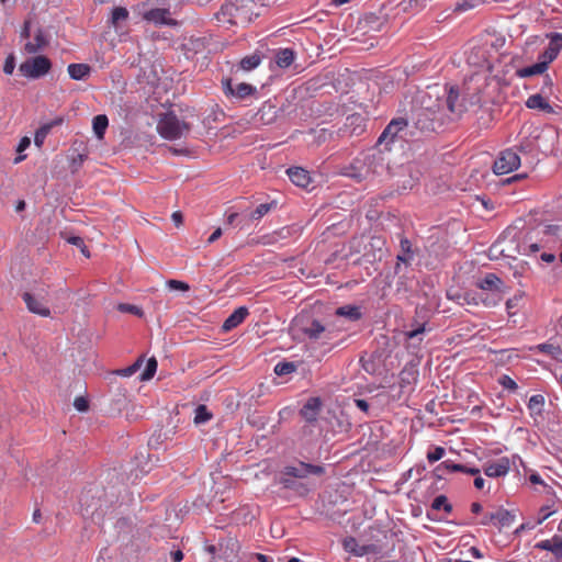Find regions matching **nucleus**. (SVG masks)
Returning a JSON list of instances; mask_svg holds the SVG:
<instances>
[{
    "label": "nucleus",
    "mask_w": 562,
    "mask_h": 562,
    "mask_svg": "<svg viewBox=\"0 0 562 562\" xmlns=\"http://www.w3.org/2000/svg\"><path fill=\"white\" fill-rule=\"evenodd\" d=\"M486 87L487 77L483 74H473L464 80L461 95L453 87L449 89L446 98L448 110L453 114L461 115L470 108L479 106Z\"/></svg>",
    "instance_id": "1"
},
{
    "label": "nucleus",
    "mask_w": 562,
    "mask_h": 562,
    "mask_svg": "<svg viewBox=\"0 0 562 562\" xmlns=\"http://www.w3.org/2000/svg\"><path fill=\"white\" fill-rule=\"evenodd\" d=\"M252 0H227L215 14L223 26L246 25L252 20Z\"/></svg>",
    "instance_id": "2"
},
{
    "label": "nucleus",
    "mask_w": 562,
    "mask_h": 562,
    "mask_svg": "<svg viewBox=\"0 0 562 562\" xmlns=\"http://www.w3.org/2000/svg\"><path fill=\"white\" fill-rule=\"evenodd\" d=\"M325 473V468L323 465H316L305 462H299L294 465L285 467L282 476L281 484L289 490H297L294 479H305L308 475H317L321 476Z\"/></svg>",
    "instance_id": "3"
},
{
    "label": "nucleus",
    "mask_w": 562,
    "mask_h": 562,
    "mask_svg": "<svg viewBox=\"0 0 562 562\" xmlns=\"http://www.w3.org/2000/svg\"><path fill=\"white\" fill-rule=\"evenodd\" d=\"M190 130L191 125L180 120L173 112L165 113L157 123L159 135L168 140L179 139L186 136Z\"/></svg>",
    "instance_id": "4"
},
{
    "label": "nucleus",
    "mask_w": 562,
    "mask_h": 562,
    "mask_svg": "<svg viewBox=\"0 0 562 562\" xmlns=\"http://www.w3.org/2000/svg\"><path fill=\"white\" fill-rule=\"evenodd\" d=\"M50 69H52V63L44 55H38L33 58H30V59L23 61L19 67L20 72L24 77L31 78V79H37V78L44 77L45 75H47L49 72Z\"/></svg>",
    "instance_id": "5"
},
{
    "label": "nucleus",
    "mask_w": 562,
    "mask_h": 562,
    "mask_svg": "<svg viewBox=\"0 0 562 562\" xmlns=\"http://www.w3.org/2000/svg\"><path fill=\"white\" fill-rule=\"evenodd\" d=\"M295 326L311 340L329 339L330 331L321 322L311 319L307 316H300L295 319Z\"/></svg>",
    "instance_id": "6"
},
{
    "label": "nucleus",
    "mask_w": 562,
    "mask_h": 562,
    "mask_svg": "<svg viewBox=\"0 0 562 562\" xmlns=\"http://www.w3.org/2000/svg\"><path fill=\"white\" fill-rule=\"evenodd\" d=\"M520 166V157L513 149L502 151L493 165L496 175H505L514 171Z\"/></svg>",
    "instance_id": "7"
},
{
    "label": "nucleus",
    "mask_w": 562,
    "mask_h": 562,
    "mask_svg": "<svg viewBox=\"0 0 562 562\" xmlns=\"http://www.w3.org/2000/svg\"><path fill=\"white\" fill-rule=\"evenodd\" d=\"M222 89L226 97H232L239 100L246 99L256 92V88L246 82H240L234 88L233 80L231 78L222 79Z\"/></svg>",
    "instance_id": "8"
},
{
    "label": "nucleus",
    "mask_w": 562,
    "mask_h": 562,
    "mask_svg": "<svg viewBox=\"0 0 562 562\" xmlns=\"http://www.w3.org/2000/svg\"><path fill=\"white\" fill-rule=\"evenodd\" d=\"M550 40L548 47L539 55V59L544 60L548 65H550L562 49V34L561 33H550L547 35Z\"/></svg>",
    "instance_id": "9"
},
{
    "label": "nucleus",
    "mask_w": 562,
    "mask_h": 562,
    "mask_svg": "<svg viewBox=\"0 0 562 562\" xmlns=\"http://www.w3.org/2000/svg\"><path fill=\"white\" fill-rule=\"evenodd\" d=\"M408 123L403 117L393 119L380 135L378 143H393L398 133L407 127Z\"/></svg>",
    "instance_id": "10"
},
{
    "label": "nucleus",
    "mask_w": 562,
    "mask_h": 562,
    "mask_svg": "<svg viewBox=\"0 0 562 562\" xmlns=\"http://www.w3.org/2000/svg\"><path fill=\"white\" fill-rule=\"evenodd\" d=\"M449 472H463L471 475H479L480 469L477 468H468L463 464H458L452 462L451 460H446L441 462L435 470L434 474L437 476V479H443V475Z\"/></svg>",
    "instance_id": "11"
},
{
    "label": "nucleus",
    "mask_w": 562,
    "mask_h": 562,
    "mask_svg": "<svg viewBox=\"0 0 562 562\" xmlns=\"http://www.w3.org/2000/svg\"><path fill=\"white\" fill-rule=\"evenodd\" d=\"M170 12L168 9L156 8L149 11H146L143 14V19L147 22H150L155 25H176L177 22L171 19Z\"/></svg>",
    "instance_id": "12"
},
{
    "label": "nucleus",
    "mask_w": 562,
    "mask_h": 562,
    "mask_svg": "<svg viewBox=\"0 0 562 562\" xmlns=\"http://www.w3.org/2000/svg\"><path fill=\"white\" fill-rule=\"evenodd\" d=\"M22 299L31 313L37 314L43 317H48L50 315V311L46 306V303L43 297H36L35 295L25 292L23 293Z\"/></svg>",
    "instance_id": "13"
},
{
    "label": "nucleus",
    "mask_w": 562,
    "mask_h": 562,
    "mask_svg": "<svg viewBox=\"0 0 562 562\" xmlns=\"http://www.w3.org/2000/svg\"><path fill=\"white\" fill-rule=\"evenodd\" d=\"M344 549L356 557H363L370 553H378V548L374 544H360L356 538L348 537L344 540Z\"/></svg>",
    "instance_id": "14"
},
{
    "label": "nucleus",
    "mask_w": 562,
    "mask_h": 562,
    "mask_svg": "<svg viewBox=\"0 0 562 562\" xmlns=\"http://www.w3.org/2000/svg\"><path fill=\"white\" fill-rule=\"evenodd\" d=\"M510 470V462L507 457H502L494 462L486 463L484 467V473L488 477H501L505 476Z\"/></svg>",
    "instance_id": "15"
},
{
    "label": "nucleus",
    "mask_w": 562,
    "mask_h": 562,
    "mask_svg": "<svg viewBox=\"0 0 562 562\" xmlns=\"http://www.w3.org/2000/svg\"><path fill=\"white\" fill-rule=\"evenodd\" d=\"M535 548L550 551L558 562L562 560V537L554 536L551 539L539 541Z\"/></svg>",
    "instance_id": "16"
},
{
    "label": "nucleus",
    "mask_w": 562,
    "mask_h": 562,
    "mask_svg": "<svg viewBox=\"0 0 562 562\" xmlns=\"http://www.w3.org/2000/svg\"><path fill=\"white\" fill-rule=\"evenodd\" d=\"M504 282L495 273H486L476 282V286L483 291H494L499 295L503 292Z\"/></svg>",
    "instance_id": "17"
},
{
    "label": "nucleus",
    "mask_w": 562,
    "mask_h": 562,
    "mask_svg": "<svg viewBox=\"0 0 562 562\" xmlns=\"http://www.w3.org/2000/svg\"><path fill=\"white\" fill-rule=\"evenodd\" d=\"M249 315L248 308L240 306L236 308L223 323L222 330L227 333L239 326Z\"/></svg>",
    "instance_id": "18"
},
{
    "label": "nucleus",
    "mask_w": 562,
    "mask_h": 562,
    "mask_svg": "<svg viewBox=\"0 0 562 562\" xmlns=\"http://www.w3.org/2000/svg\"><path fill=\"white\" fill-rule=\"evenodd\" d=\"M322 402L318 397H311L301 408V416L308 423L315 422L321 412Z\"/></svg>",
    "instance_id": "19"
},
{
    "label": "nucleus",
    "mask_w": 562,
    "mask_h": 562,
    "mask_svg": "<svg viewBox=\"0 0 562 562\" xmlns=\"http://www.w3.org/2000/svg\"><path fill=\"white\" fill-rule=\"evenodd\" d=\"M526 106L531 110H538L547 114L554 113L553 106L540 93L530 95L526 101Z\"/></svg>",
    "instance_id": "20"
},
{
    "label": "nucleus",
    "mask_w": 562,
    "mask_h": 562,
    "mask_svg": "<svg viewBox=\"0 0 562 562\" xmlns=\"http://www.w3.org/2000/svg\"><path fill=\"white\" fill-rule=\"evenodd\" d=\"M290 180L297 187L307 188L311 183L308 171L301 167H292L286 170Z\"/></svg>",
    "instance_id": "21"
},
{
    "label": "nucleus",
    "mask_w": 562,
    "mask_h": 562,
    "mask_svg": "<svg viewBox=\"0 0 562 562\" xmlns=\"http://www.w3.org/2000/svg\"><path fill=\"white\" fill-rule=\"evenodd\" d=\"M48 45V38L42 29H38L34 35L33 41L24 45V50L27 54H35Z\"/></svg>",
    "instance_id": "22"
},
{
    "label": "nucleus",
    "mask_w": 562,
    "mask_h": 562,
    "mask_svg": "<svg viewBox=\"0 0 562 562\" xmlns=\"http://www.w3.org/2000/svg\"><path fill=\"white\" fill-rule=\"evenodd\" d=\"M548 68L549 65L544 60L538 58V61L536 64L517 69L516 76L519 78H527L537 75H542L548 70Z\"/></svg>",
    "instance_id": "23"
},
{
    "label": "nucleus",
    "mask_w": 562,
    "mask_h": 562,
    "mask_svg": "<svg viewBox=\"0 0 562 562\" xmlns=\"http://www.w3.org/2000/svg\"><path fill=\"white\" fill-rule=\"evenodd\" d=\"M559 502L552 494V497L548 499V503L540 507L537 516V524H542L546 519H548L551 515L559 510Z\"/></svg>",
    "instance_id": "24"
},
{
    "label": "nucleus",
    "mask_w": 562,
    "mask_h": 562,
    "mask_svg": "<svg viewBox=\"0 0 562 562\" xmlns=\"http://www.w3.org/2000/svg\"><path fill=\"white\" fill-rule=\"evenodd\" d=\"M295 59V52L292 48H280L276 52L274 60L280 68L290 67Z\"/></svg>",
    "instance_id": "25"
},
{
    "label": "nucleus",
    "mask_w": 562,
    "mask_h": 562,
    "mask_svg": "<svg viewBox=\"0 0 562 562\" xmlns=\"http://www.w3.org/2000/svg\"><path fill=\"white\" fill-rule=\"evenodd\" d=\"M67 71L71 79L83 80L90 75L91 67L88 64H70Z\"/></svg>",
    "instance_id": "26"
},
{
    "label": "nucleus",
    "mask_w": 562,
    "mask_h": 562,
    "mask_svg": "<svg viewBox=\"0 0 562 562\" xmlns=\"http://www.w3.org/2000/svg\"><path fill=\"white\" fill-rule=\"evenodd\" d=\"M542 246L532 241L531 237H524L517 245V252L525 256L536 255Z\"/></svg>",
    "instance_id": "27"
},
{
    "label": "nucleus",
    "mask_w": 562,
    "mask_h": 562,
    "mask_svg": "<svg viewBox=\"0 0 562 562\" xmlns=\"http://www.w3.org/2000/svg\"><path fill=\"white\" fill-rule=\"evenodd\" d=\"M544 403H546L544 396L540 395V394L532 395L529 398L527 406H528L530 416L532 418L536 419L537 417L542 416Z\"/></svg>",
    "instance_id": "28"
},
{
    "label": "nucleus",
    "mask_w": 562,
    "mask_h": 562,
    "mask_svg": "<svg viewBox=\"0 0 562 562\" xmlns=\"http://www.w3.org/2000/svg\"><path fill=\"white\" fill-rule=\"evenodd\" d=\"M493 516L494 525L499 528L509 527L515 520V516L509 510L504 508L493 513Z\"/></svg>",
    "instance_id": "29"
},
{
    "label": "nucleus",
    "mask_w": 562,
    "mask_h": 562,
    "mask_svg": "<svg viewBox=\"0 0 562 562\" xmlns=\"http://www.w3.org/2000/svg\"><path fill=\"white\" fill-rule=\"evenodd\" d=\"M274 234L278 243L282 244L283 240L290 239L292 237H299L301 235V227L296 225L284 226L274 231Z\"/></svg>",
    "instance_id": "30"
},
{
    "label": "nucleus",
    "mask_w": 562,
    "mask_h": 562,
    "mask_svg": "<svg viewBox=\"0 0 562 562\" xmlns=\"http://www.w3.org/2000/svg\"><path fill=\"white\" fill-rule=\"evenodd\" d=\"M109 125L108 116L104 114L95 115L92 120V128L98 138H103Z\"/></svg>",
    "instance_id": "31"
},
{
    "label": "nucleus",
    "mask_w": 562,
    "mask_h": 562,
    "mask_svg": "<svg viewBox=\"0 0 562 562\" xmlns=\"http://www.w3.org/2000/svg\"><path fill=\"white\" fill-rule=\"evenodd\" d=\"M414 258V252L412 250V244L408 239L404 238L401 240V252L397 255L396 259L398 262H403L408 265Z\"/></svg>",
    "instance_id": "32"
},
{
    "label": "nucleus",
    "mask_w": 562,
    "mask_h": 562,
    "mask_svg": "<svg viewBox=\"0 0 562 562\" xmlns=\"http://www.w3.org/2000/svg\"><path fill=\"white\" fill-rule=\"evenodd\" d=\"M128 19V11L124 7H115L112 10V15L110 19V23L113 27H117L119 23L122 21H126Z\"/></svg>",
    "instance_id": "33"
},
{
    "label": "nucleus",
    "mask_w": 562,
    "mask_h": 562,
    "mask_svg": "<svg viewBox=\"0 0 562 562\" xmlns=\"http://www.w3.org/2000/svg\"><path fill=\"white\" fill-rule=\"evenodd\" d=\"M336 314L339 316L348 317L351 321H358L361 317V312L359 307L352 305H345L339 307L336 311Z\"/></svg>",
    "instance_id": "34"
},
{
    "label": "nucleus",
    "mask_w": 562,
    "mask_h": 562,
    "mask_svg": "<svg viewBox=\"0 0 562 562\" xmlns=\"http://www.w3.org/2000/svg\"><path fill=\"white\" fill-rule=\"evenodd\" d=\"M260 63H261L260 56L258 54H252V55L244 57L239 63V67L243 70L250 71V70L257 68L260 65Z\"/></svg>",
    "instance_id": "35"
},
{
    "label": "nucleus",
    "mask_w": 562,
    "mask_h": 562,
    "mask_svg": "<svg viewBox=\"0 0 562 562\" xmlns=\"http://www.w3.org/2000/svg\"><path fill=\"white\" fill-rule=\"evenodd\" d=\"M431 508L435 510L443 509L447 514L452 512V505L445 495L437 496L431 504Z\"/></svg>",
    "instance_id": "36"
},
{
    "label": "nucleus",
    "mask_w": 562,
    "mask_h": 562,
    "mask_svg": "<svg viewBox=\"0 0 562 562\" xmlns=\"http://www.w3.org/2000/svg\"><path fill=\"white\" fill-rule=\"evenodd\" d=\"M212 418V414L209 412L205 405H199L195 408L194 423L196 425L204 424Z\"/></svg>",
    "instance_id": "37"
},
{
    "label": "nucleus",
    "mask_w": 562,
    "mask_h": 562,
    "mask_svg": "<svg viewBox=\"0 0 562 562\" xmlns=\"http://www.w3.org/2000/svg\"><path fill=\"white\" fill-rule=\"evenodd\" d=\"M401 386H405L406 384H411L412 382H416L417 372L413 368H405L400 373Z\"/></svg>",
    "instance_id": "38"
},
{
    "label": "nucleus",
    "mask_w": 562,
    "mask_h": 562,
    "mask_svg": "<svg viewBox=\"0 0 562 562\" xmlns=\"http://www.w3.org/2000/svg\"><path fill=\"white\" fill-rule=\"evenodd\" d=\"M295 370H296V366L294 362H286V361L278 362L274 367V373L280 376L290 374V373L294 372Z\"/></svg>",
    "instance_id": "39"
},
{
    "label": "nucleus",
    "mask_w": 562,
    "mask_h": 562,
    "mask_svg": "<svg viewBox=\"0 0 562 562\" xmlns=\"http://www.w3.org/2000/svg\"><path fill=\"white\" fill-rule=\"evenodd\" d=\"M156 370H157V361L155 358H150L146 363L145 370L140 374V380L142 381L150 380L154 376Z\"/></svg>",
    "instance_id": "40"
},
{
    "label": "nucleus",
    "mask_w": 562,
    "mask_h": 562,
    "mask_svg": "<svg viewBox=\"0 0 562 562\" xmlns=\"http://www.w3.org/2000/svg\"><path fill=\"white\" fill-rule=\"evenodd\" d=\"M273 206V203H262V204H259L255 210L254 212L251 213L250 217L252 220H260L261 217H263L268 212H270V210L272 209Z\"/></svg>",
    "instance_id": "41"
},
{
    "label": "nucleus",
    "mask_w": 562,
    "mask_h": 562,
    "mask_svg": "<svg viewBox=\"0 0 562 562\" xmlns=\"http://www.w3.org/2000/svg\"><path fill=\"white\" fill-rule=\"evenodd\" d=\"M142 363H143V360L138 359L132 366L124 368V369L116 370L115 373L121 376H132L134 373H136L139 370V368L142 367Z\"/></svg>",
    "instance_id": "42"
},
{
    "label": "nucleus",
    "mask_w": 562,
    "mask_h": 562,
    "mask_svg": "<svg viewBox=\"0 0 562 562\" xmlns=\"http://www.w3.org/2000/svg\"><path fill=\"white\" fill-rule=\"evenodd\" d=\"M117 310L122 313H130L139 317L143 316V310L137 305L121 303L119 304Z\"/></svg>",
    "instance_id": "43"
},
{
    "label": "nucleus",
    "mask_w": 562,
    "mask_h": 562,
    "mask_svg": "<svg viewBox=\"0 0 562 562\" xmlns=\"http://www.w3.org/2000/svg\"><path fill=\"white\" fill-rule=\"evenodd\" d=\"M537 350L555 357L561 353V348L552 344H540L536 347Z\"/></svg>",
    "instance_id": "44"
},
{
    "label": "nucleus",
    "mask_w": 562,
    "mask_h": 562,
    "mask_svg": "<svg viewBox=\"0 0 562 562\" xmlns=\"http://www.w3.org/2000/svg\"><path fill=\"white\" fill-rule=\"evenodd\" d=\"M498 383L506 390L515 392L518 389L517 383L509 375H502L498 379Z\"/></svg>",
    "instance_id": "45"
},
{
    "label": "nucleus",
    "mask_w": 562,
    "mask_h": 562,
    "mask_svg": "<svg viewBox=\"0 0 562 562\" xmlns=\"http://www.w3.org/2000/svg\"><path fill=\"white\" fill-rule=\"evenodd\" d=\"M456 299H457V301H458V303H459L460 305H467V304H468V305H469V304H475V305H477V304H479V302H477L476 297H475L473 294L469 293V292H464V293H462V294H458V295L456 296Z\"/></svg>",
    "instance_id": "46"
},
{
    "label": "nucleus",
    "mask_w": 562,
    "mask_h": 562,
    "mask_svg": "<svg viewBox=\"0 0 562 562\" xmlns=\"http://www.w3.org/2000/svg\"><path fill=\"white\" fill-rule=\"evenodd\" d=\"M49 128H50L49 125H45L36 131L35 136H34V142L37 146H42L47 134L49 133Z\"/></svg>",
    "instance_id": "47"
},
{
    "label": "nucleus",
    "mask_w": 562,
    "mask_h": 562,
    "mask_svg": "<svg viewBox=\"0 0 562 562\" xmlns=\"http://www.w3.org/2000/svg\"><path fill=\"white\" fill-rule=\"evenodd\" d=\"M424 333H425V324H422V325H418L416 328L406 331L405 336H406L407 340L418 339L419 341H422V338H419V336L423 335Z\"/></svg>",
    "instance_id": "48"
},
{
    "label": "nucleus",
    "mask_w": 562,
    "mask_h": 562,
    "mask_svg": "<svg viewBox=\"0 0 562 562\" xmlns=\"http://www.w3.org/2000/svg\"><path fill=\"white\" fill-rule=\"evenodd\" d=\"M167 285L169 289L171 290H177V291H183V292H187L190 290V285L183 281H179V280H169L167 282Z\"/></svg>",
    "instance_id": "49"
},
{
    "label": "nucleus",
    "mask_w": 562,
    "mask_h": 562,
    "mask_svg": "<svg viewBox=\"0 0 562 562\" xmlns=\"http://www.w3.org/2000/svg\"><path fill=\"white\" fill-rule=\"evenodd\" d=\"M15 68V56L13 54H9L4 60L3 72L5 75H12Z\"/></svg>",
    "instance_id": "50"
},
{
    "label": "nucleus",
    "mask_w": 562,
    "mask_h": 562,
    "mask_svg": "<svg viewBox=\"0 0 562 562\" xmlns=\"http://www.w3.org/2000/svg\"><path fill=\"white\" fill-rule=\"evenodd\" d=\"M445 454V449L442 447H436L432 451H429L427 453V460L430 463H434L438 460H440Z\"/></svg>",
    "instance_id": "51"
},
{
    "label": "nucleus",
    "mask_w": 562,
    "mask_h": 562,
    "mask_svg": "<svg viewBox=\"0 0 562 562\" xmlns=\"http://www.w3.org/2000/svg\"><path fill=\"white\" fill-rule=\"evenodd\" d=\"M74 406L78 412H86L89 408V403L83 396H78L74 401Z\"/></svg>",
    "instance_id": "52"
},
{
    "label": "nucleus",
    "mask_w": 562,
    "mask_h": 562,
    "mask_svg": "<svg viewBox=\"0 0 562 562\" xmlns=\"http://www.w3.org/2000/svg\"><path fill=\"white\" fill-rule=\"evenodd\" d=\"M259 243L265 246H273L279 244L274 232L261 236Z\"/></svg>",
    "instance_id": "53"
},
{
    "label": "nucleus",
    "mask_w": 562,
    "mask_h": 562,
    "mask_svg": "<svg viewBox=\"0 0 562 562\" xmlns=\"http://www.w3.org/2000/svg\"><path fill=\"white\" fill-rule=\"evenodd\" d=\"M86 158L87 156L82 154H78L76 157H74L71 160L72 171H77L81 167Z\"/></svg>",
    "instance_id": "54"
},
{
    "label": "nucleus",
    "mask_w": 562,
    "mask_h": 562,
    "mask_svg": "<svg viewBox=\"0 0 562 562\" xmlns=\"http://www.w3.org/2000/svg\"><path fill=\"white\" fill-rule=\"evenodd\" d=\"M355 404L363 413H368L369 412V403L366 400L356 398L355 400Z\"/></svg>",
    "instance_id": "55"
},
{
    "label": "nucleus",
    "mask_w": 562,
    "mask_h": 562,
    "mask_svg": "<svg viewBox=\"0 0 562 562\" xmlns=\"http://www.w3.org/2000/svg\"><path fill=\"white\" fill-rule=\"evenodd\" d=\"M68 243L71 244V245H75V246H77L79 248L83 247V249H86L85 241L79 236H72V237L68 238Z\"/></svg>",
    "instance_id": "56"
},
{
    "label": "nucleus",
    "mask_w": 562,
    "mask_h": 562,
    "mask_svg": "<svg viewBox=\"0 0 562 562\" xmlns=\"http://www.w3.org/2000/svg\"><path fill=\"white\" fill-rule=\"evenodd\" d=\"M31 144V140L29 137H23L21 138L19 145H18V148H16V151L18 153H22Z\"/></svg>",
    "instance_id": "57"
},
{
    "label": "nucleus",
    "mask_w": 562,
    "mask_h": 562,
    "mask_svg": "<svg viewBox=\"0 0 562 562\" xmlns=\"http://www.w3.org/2000/svg\"><path fill=\"white\" fill-rule=\"evenodd\" d=\"M171 218H172L173 223L176 224V226H178V227L180 225H182V223H183V215L180 211L173 212L171 215Z\"/></svg>",
    "instance_id": "58"
},
{
    "label": "nucleus",
    "mask_w": 562,
    "mask_h": 562,
    "mask_svg": "<svg viewBox=\"0 0 562 562\" xmlns=\"http://www.w3.org/2000/svg\"><path fill=\"white\" fill-rule=\"evenodd\" d=\"M502 300L501 295H497L496 299H481L482 303L485 305V306H495L499 301Z\"/></svg>",
    "instance_id": "59"
},
{
    "label": "nucleus",
    "mask_w": 562,
    "mask_h": 562,
    "mask_svg": "<svg viewBox=\"0 0 562 562\" xmlns=\"http://www.w3.org/2000/svg\"><path fill=\"white\" fill-rule=\"evenodd\" d=\"M222 229L218 227L216 228L212 234L211 236L209 237L207 239V243L209 244H213L214 241H216L221 236H222Z\"/></svg>",
    "instance_id": "60"
},
{
    "label": "nucleus",
    "mask_w": 562,
    "mask_h": 562,
    "mask_svg": "<svg viewBox=\"0 0 562 562\" xmlns=\"http://www.w3.org/2000/svg\"><path fill=\"white\" fill-rule=\"evenodd\" d=\"M30 29H31V22L30 21H25L24 25L22 27V31H21V37L22 38H29L30 37Z\"/></svg>",
    "instance_id": "61"
},
{
    "label": "nucleus",
    "mask_w": 562,
    "mask_h": 562,
    "mask_svg": "<svg viewBox=\"0 0 562 562\" xmlns=\"http://www.w3.org/2000/svg\"><path fill=\"white\" fill-rule=\"evenodd\" d=\"M251 558L258 560L259 562H272L270 557L262 553H254L251 554Z\"/></svg>",
    "instance_id": "62"
},
{
    "label": "nucleus",
    "mask_w": 562,
    "mask_h": 562,
    "mask_svg": "<svg viewBox=\"0 0 562 562\" xmlns=\"http://www.w3.org/2000/svg\"><path fill=\"white\" fill-rule=\"evenodd\" d=\"M490 524H494L493 513L485 514L481 520V525L487 526Z\"/></svg>",
    "instance_id": "63"
},
{
    "label": "nucleus",
    "mask_w": 562,
    "mask_h": 562,
    "mask_svg": "<svg viewBox=\"0 0 562 562\" xmlns=\"http://www.w3.org/2000/svg\"><path fill=\"white\" fill-rule=\"evenodd\" d=\"M172 562H180L183 559L181 550H176L170 553Z\"/></svg>",
    "instance_id": "64"
}]
</instances>
